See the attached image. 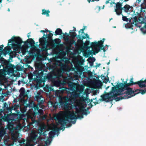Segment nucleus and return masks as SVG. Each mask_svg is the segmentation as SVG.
<instances>
[{
  "mask_svg": "<svg viewBox=\"0 0 146 146\" xmlns=\"http://www.w3.org/2000/svg\"><path fill=\"white\" fill-rule=\"evenodd\" d=\"M90 108H91L93 106L91 103H90Z\"/></svg>",
  "mask_w": 146,
  "mask_h": 146,
  "instance_id": "61",
  "label": "nucleus"
},
{
  "mask_svg": "<svg viewBox=\"0 0 146 146\" xmlns=\"http://www.w3.org/2000/svg\"><path fill=\"white\" fill-rule=\"evenodd\" d=\"M10 115L8 114L6 116H2L1 117V120L4 121H7L8 123L12 120H16V119L14 117L13 119L10 118Z\"/></svg>",
  "mask_w": 146,
  "mask_h": 146,
  "instance_id": "14",
  "label": "nucleus"
},
{
  "mask_svg": "<svg viewBox=\"0 0 146 146\" xmlns=\"http://www.w3.org/2000/svg\"><path fill=\"white\" fill-rule=\"evenodd\" d=\"M54 84L56 86L59 87L62 84L61 81L59 80H56L55 81Z\"/></svg>",
  "mask_w": 146,
  "mask_h": 146,
  "instance_id": "22",
  "label": "nucleus"
},
{
  "mask_svg": "<svg viewBox=\"0 0 146 146\" xmlns=\"http://www.w3.org/2000/svg\"><path fill=\"white\" fill-rule=\"evenodd\" d=\"M53 36V34L50 33V32L47 35V38H48V39L49 41H51L52 40V37Z\"/></svg>",
  "mask_w": 146,
  "mask_h": 146,
  "instance_id": "26",
  "label": "nucleus"
},
{
  "mask_svg": "<svg viewBox=\"0 0 146 146\" xmlns=\"http://www.w3.org/2000/svg\"><path fill=\"white\" fill-rule=\"evenodd\" d=\"M139 90L138 91H139V92H137V93H136V94H139V93H141L142 94H144L146 92V88L144 90L143 89ZM135 92H135V94H136Z\"/></svg>",
  "mask_w": 146,
  "mask_h": 146,
  "instance_id": "27",
  "label": "nucleus"
},
{
  "mask_svg": "<svg viewBox=\"0 0 146 146\" xmlns=\"http://www.w3.org/2000/svg\"><path fill=\"white\" fill-rule=\"evenodd\" d=\"M29 41H28L30 45L32 46H34L35 43L34 41L32 39V38H29Z\"/></svg>",
  "mask_w": 146,
  "mask_h": 146,
  "instance_id": "28",
  "label": "nucleus"
},
{
  "mask_svg": "<svg viewBox=\"0 0 146 146\" xmlns=\"http://www.w3.org/2000/svg\"><path fill=\"white\" fill-rule=\"evenodd\" d=\"M115 11L116 12L117 14L118 15H120L122 13V11H121L120 10H117L115 9Z\"/></svg>",
  "mask_w": 146,
  "mask_h": 146,
  "instance_id": "35",
  "label": "nucleus"
},
{
  "mask_svg": "<svg viewBox=\"0 0 146 146\" xmlns=\"http://www.w3.org/2000/svg\"><path fill=\"white\" fill-rule=\"evenodd\" d=\"M5 133V130L2 129H0V137H3Z\"/></svg>",
  "mask_w": 146,
  "mask_h": 146,
  "instance_id": "33",
  "label": "nucleus"
},
{
  "mask_svg": "<svg viewBox=\"0 0 146 146\" xmlns=\"http://www.w3.org/2000/svg\"><path fill=\"white\" fill-rule=\"evenodd\" d=\"M72 123L74 124L75 123H76V120H74V121H73L72 122Z\"/></svg>",
  "mask_w": 146,
  "mask_h": 146,
  "instance_id": "59",
  "label": "nucleus"
},
{
  "mask_svg": "<svg viewBox=\"0 0 146 146\" xmlns=\"http://www.w3.org/2000/svg\"><path fill=\"white\" fill-rule=\"evenodd\" d=\"M25 139H23L22 140V141H21V144H25Z\"/></svg>",
  "mask_w": 146,
  "mask_h": 146,
  "instance_id": "46",
  "label": "nucleus"
},
{
  "mask_svg": "<svg viewBox=\"0 0 146 146\" xmlns=\"http://www.w3.org/2000/svg\"><path fill=\"white\" fill-rule=\"evenodd\" d=\"M13 110H15L16 113H13L12 115L16 119V120L19 121L22 119V118L25 117L24 114H21L20 112L17 110L20 108L19 105L15 104L14 106H12Z\"/></svg>",
  "mask_w": 146,
  "mask_h": 146,
  "instance_id": "8",
  "label": "nucleus"
},
{
  "mask_svg": "<svg viewBox=\"0 0 146 146\" xmlns=\"http://www.w3.org/2000/svg\"><path fill=\"white\" fill-rule=\"evenodd\" d=\"M60 103L61 106L64 107L67 106L68 104V101L64 98L60 100Z\"/></svg>",
  "mask_w": 146,
  "mask_h": 146,
  "instance_id": "15",
  "label": "nucleus"
},
{
  "mask_svg": "<svg viewBox=\"0 0 146 146\" xmlns=\"http://www.w3.org/2000/svg\"><path fill=\"white\" fill-rule=\"evenodd\" d=\"M137 21V16H135L133 17V20L132 23V24H134L135 22Z\"/></svg>",
  "mask_w": 146,
  "mask_h": 146,
  "instance_id": "36",
  "label": "nucleus"
},
{
  "mask_svg": "<svg viewBox=\"0 0 146 146\" xmlns=\"http://www.w3.org/2000/svg\"><path fill=\"white\" fill-rule=\"evenodd\" d=\"M72 32V31H71V33H70L71 37L73 38H74L75 37H76V36H77L78 35H77L75 32L74 31Z\"/></svg>",
  "mask_w": 146,
  "mask_h": 146,
  "instance_id": "29",
  "label": "nucleus"
},
{
  "mask_svg": "<svg viewBox=\"0 0 146 146\" xmlns=\"http://www.w3.org/2000/svg\"><path fill=\"white\" fill-rule=\"evenodd\" d=\"M7 109L11 113V111L12 110H13V107H7Z\"/></svg>",
  "mask_w": 146,
  "mask_h": 146,
  "instance_id": "42",
  "label": "nucleus"
},
{
  "mask_svg": "<svg viewBox=\"0 0 146 146\" xmlns=\"http://www.w3.org/2000/svg\"><path fill=\"white\" fill-rule=\"evenodd\" d=\"M33 124L32 123H29V124L28 125V126H30L31 125H32Z\"/></svg>",
  "mask_w": 146,
  "mask_h": 146,
  "instance_id": "55",
  "label": "nucleus"
},
{
  "mask_svg": "<svg viewBox=\"0 0 146 146\" xmlns=\"http://www.w3.org/2000/svg\"><path fill=\"white\" fill-rule=\"evenodd\" d=\"M20 92H25V89L24 88L22 87L21 88L20 90Z\"/></svg>",
  "mask_w": 146,
  "mask_h": 146,
  "instance_id": "44",
  "label": "nucleus"
},
{
  "mask_svg": "<svg viewBox=\"0 0 146 146\" xmlns=\"http://www.w3.org/2000/svg\"><path fill=\"white\" fill-rule=\"evenodd\" d=\"M44 31H45V32H48L49 33L52 32V31H51L49 30H48L45 29Z\"/></svg>",
  "mask_w": 146,
  "mask_h": 146,
  "instance_id": "52",
  "label": "nucleus"
},
{
  "mask_svg": "<svg viewBox=\"0 0 146 146\" xmlns=\"http://www.w3.org/2000/svg\"><path fill=\"white\" fill-rule=\"evenodd\" d=\"M81 93H80V92L78 91H73V92H71V93L69 94H71V96L72 98H76L78 97L80 94Z\"/></svg>",
  "mask_w": 146,
  "mask_h": 146,
  "instance_id": "16",
  "label": "nucleus"
},
{
  "mask_svg": "<svg viewBox=\"0 0 146 146\" xmlns=\"http://www.w3.org/2000/svg\"><path fill=\"white\" fill-rule=\"evenodd\" d=\"M20 95L23 97H25L26 95L25 92H20Z\"/></svg>",
  "mask_w": 146,
  "mask_h": 146,
  "instance_id": "41",
  "label": "nucleus"
},
{
  "mask_svg": "<svg viewBox=\"0 0 146 146\" xmlns=\"http://www.w3.org/2000/svg\"><path fill=\"white\" fill-rule=\"evenodd\" d=\"M85 35V36H81L80 34H79L76 36L77 38H79V39H78L77 40V42L78 44H83V40L86 38H89V36L87 34H86Z\"/></svg>",
  "mask_w": 146,
  "mask_h": 146,
  "instance_id": "12",
  "label": "nucleus"
},
{
  "mask_svg": "<svg viewBox=\"0 0 146 146\" xmlns=\"http://www.w3.org/2000/svg\"><path fill=\"white\" fill-rule=\"evenodd\" d=\"M44 36H45L46 37V36H47V35H46L44 33L43 36H44Z\"/></svg>",
  "mask_w": 146,
  "mask_h": 146,
  "instance_id": "60",
  "label": "nucleus"
},
{
  "mask_svg": "<svg viewBox=\"0 0 146 146\" xmlns=\"http://www.w3.org/2000/svg\"><path fill=\"white\" fill-rule=\"evenodd\" d=\"M123 8H124V11L125 12H127L131 8L130 6L128 5H126Z\"/></svg>",
  "mask_w": 146,
  "mask_h": 146,
  "instance_id": "23",
  "label": "nucleus"
},
{
  "mask_svg": "<svg viewBox=\"0 0 146 146\" xmlns=\"http://www.w3.org/2000/svg\"><path fill=\"white\" fill-rule=\"evenodd\" d=\"M1 46L3 48V47H4V45H3V44H2L1 46Z\"/></svg>",
  "mask_w": 146,
  "mask_h": 146,
  "instance_id": "64",
  "label": "nucleus"
},
{
  "mask_svg": "<svg viewBox=\"0 0 146 146\" xmlns=\"http://www.w3.org/2000/svg\"><path fill=\"white\" fill-rule=\"evenodd\" d=\"M100 7L98 6H97L95 9V10H96V12L97 13H98L100 11Z\"/></svg>",
  "mask_w": 146,
  "mask_h": 146,
  "instance_id": "37",
  "label": "nucleus"
},
{
  "mask_svg": "<svg viewBox=\"0 0 146 146\" xmlns=\"http://www.w3.org/2000/svg\"><path fill=\"white\" fill-rule=\"evenodd\" d=\"M142 78L140 80L137 82H134L133 81V78H131L129 83H127L126 82H124V79H121L123 83H120L117 84L115 86L112 88L111 90L109 93L106 94L101 96V99H100L98 101L94 102V105L100 103L102 101H104L108 102L114 99L116 101L120 100L128 99L135 96L136 95L135 92H136L139 90L137 89L135 91L133 90L132 88L129 87V86L135 84H138L141 88L146 87V79L143 80Z\"/></svg>",
  "mask_w": 146,
  "mask_h": 146,
  "instance_id": "1",
  "label": "nucleus"
},
{
  "mask_svg": "<svg viewBox=\"0 0 146 146\" xmlns=\"http://www.w3.org/2000/svg\"><path fill=\"white\" fill-rule=\"evenodd\" d=\"M35 100L37 102L39 105L43 104L44 102V98L39 92H38L35 96Z\"/></svg>",
  "mask_w": 146,
  "mask_h": 146,
  "instance_id": "10",
  "label": "nucleus"
},
{
  "mask_svg": "<svg viewBox=\"0 0 146 146\" xmlns=\"http://www.w3.org/2000/svg\"><path fill=\"white\" fill-rule=\"evenodd\" d=\"M122 4L121 3L118 2L117 3L116 5V9L117 10H120L121 11H122L123 9V8L122 7Z\"/></svg>",
  "mask_w": 146,
  "mask_h": 146,
  "instance_id": "18",
  "label": "nucleus"
},
{
  "mask_svg": "<svg viewBox=\"0 0 146 146\" xmlns=\"http://www.w3.org/2000/svg\"><path fill=\"white\" fill-rule=\"evenodd\" d=\"M109 1L108 0V1H106V4H107L109 3Z\"/></svg>",
  "mask_w": 146,
  "mask_h": 146,
  "instance_id": "58",
  "label": "nucleus"
},
{
  "mask_svg": "<svg viewBox=\"0 0 146 146\" xmlns=\"http://www.w3.org/2000/svg\"><path fill=\"white\" fill-rule=\"evenodd\" d=\"M105 38H103L102 40L98 41V42H92L91 43L90 46H88L89 44L90 41L89 40H86L85 43L83 42L84 47L87 48H92L93 49L94 54L98 53L99 52L100 49L103 50L104 52L106 50L103 44Z\"/></svg>",
  "mask_w": 146,
  "mask_h": 146,
  "instance_id": "4",
  "label": "nucleus"
},
{
  "mask_svg": "<svg viewBox=\"0 0 146 146\" xmlns=\"http://www.w3.org/2000/svg\"><path fill=\"white\" fill-rule=\"evenodd\" d=\"M73 28H74L73 30H70V33H71V31H74V32H75V31H76V28L75 27H73Z\"/></svg>",
  "mask_w": 146,
  "mask_h": 146,
  "instance_id": "49",
  "label": "nucleus"
},
{
  "mask_svg": "<svg viewBox=\"0 0 146 146\" xmlns=\"http://www.w3.org/2000/svg\"><path fill=\"white\" fill-rule=\"evenodd\" d=\"M76 113L77 115V116L76 113L74 112L69 114L68 117H61L58 115H57L55 116L56 121H57L56 124L57 125H61V126L59 127V129L64 131L65 128V126L67 127H69L71 126V124L70 122L68 125H67V122H69L68 119L72 120L76 119L78 118L81 119L83 118V115L87 114V112H88V110L84 109L83 108H76Z\"/></svg>",
  "mask_w": 146,
  "mask_h": 146,
  "instance_id": "2",
  "label": "nucleus"
},
{
  "mask_svg": "<svg viewBox=\"0 0 146 146\" xmlns=\"http://www.w3.org/2000/svg\"><path fill=\"white\" fill-rule=\"evenodd\" d=\"M101 65V64L100 63L97 64L96 65V67L97 68L99 67Z\"/></svg>",
  "mask_w": 146,
  "mask_h": 146,
  "instance_id": "51",
  "label": "nucleus"
},
{
  "mask_svg": "<svg viewBox=\"0 0 146 146\" xmlns=\"http://www.w3.org/2000/svg\"><path fill=\"white\" fill-rule=\"evenodd\" d=\"M20 109L21 111V113H23L22 114H24V113L26 112V110L25 108H22L20 107Z\"/></svg>",
  "mask_w": 146,
  "mask_h": 146,
  "instance_id": "38",
  "label": "nucleus"
},
{
  "mask_svg": "<svg viewBox=\"0 0 146 146\" xmlns=\"http://www.w3.org/2000/svg\"><path fill=\"white\" fill-rule=\"evenodd\" d=\"M63 34V38L65 39L66 40L68 41L69 40L68 36H69L68 34L66 33H65L64 34Z\"/></svg>",
  "mask_w": 146,
  "mask_h": 146,
  "instance_id": "30",
  "label": "nucleus"
},
{
  "mask_svg": "<svg viewBox=\"0 0 146 146\" xmlns=\"http://www.w3.org/2000/svg\"><path fill=\"white\" fill-rule=\"evenodd\" d=\"M81 101L82 102H85L87 100L86 98L85 97H82L81 99Z\"/></svg>",
  "mask_w": 146,
  "mask_h": 146,
  "instance_id": "43",
  "label": "nucleus"
},
{
  "mask_svg": "<svg viewBox=\"0 0 146 146\" xmlns=\"http://www.w3.org/2000/svg\"><path fill=\"white\" fill-rule=\"evenodd\" d=\"M69 88L63 86L60 88V91L61 93H66L69 94L71 93L70 90L72 91H78L82 93V90L78 87V84L75 83L70 82L68 83Z\"/></svg>",
  "mask_w": 146,
  "mask_h": 146,
  "instance_id": "5",
  "label": "nucleus"
},
{
  "mask_svg": "<svg viewBox=\"0 0 146 146\" xmlns=\"http://www.w3.org/2000/svg\"><path fill=\"white\" fill-rule=\"evenodd\" d=\"M128 79H126V81H125V82H126V83H127V81H128Z\"/></svg>",
  "mask_w": 146,
  "mask_h": 146,
  "instance_id": "63",
  "label": "nucleus"
},
{
  "mask_svg": "<svg viewBox=\"0 0 146 146\" xmlns=\"http://www.w3.org/2000/svg\"><path fill=\"white\" fill-rule=\"evenodd\" d=\"M42 14L43 15H46L47 17H49V13L50 12V11L49 10L46 11L45 9H43L42 10Z\"/></svg>",
  "mask_w": 146,
  "mask_h": 146,
  "instance_id": "21",
  "label": "nucleus"
},
{
  "mask_svg": "<svg viewBox=\"0 0 146 146\" xmlns=\"http://www.w3.org/2000/svg\"><path fill=\"white\" fill-rule=\"evenodd\" d=\"M95 0L96 1H99V0ZM91 1V0H88V1L89 2V3H90Z\"/></svg>",
  "mask_w": 146,
  "mask_h": 146,
  "instance_id": "54",
  "label": "nucleus"
},
{
  "mask_svg": "<svg viewBox=\"0 0 146 146\" xmlns=\"http://www.w3.org/2000/svg\"><path fill=\"white\" fill-rule=\"evenodd\" d=\"M13 121L12 120L8 123L7 126V129L11 132H13L15 129V128L14 126L15 124L13 122Z\"/></svg>",
  "mask_w": 146,
  "mask_h": 146,
  "instance_id": "13",
  "label": "nucleus"
},
{
  "mask_svg": "<svg viewBox=\"0 0 146 146\" xmlns=\"http://www.w3.org/2000/svg\"><path fill=\"white\" fill-rule=\"evenodd\" d=\"M92 60H93L94 62L96 60L93 57H92Z\"/></svg>",
  "mask_w": 146,
  "mask_h": 146,
  "instance_id": "57",
  "label": "nucleus"
},
{
  "mask_svg": "<svg viewBox=\"0 0 146 146\" xmlns=\"http://www.w3.org/2000/svg\"><path fill=\"white\" fill-rule=\"evenodd\" d=\"M55 34L54 35L56 36L57 35H61L63 34L62 30L60 28L57 29L55 31Z\"/></svg>",
  "mask_w": 146,
  "mask_h": 146,
  "instance_id": "20",
  "label": "nucleus"
},
{
  "mask_svg": "<svg viewBox=\"0 0 146 146\" xmlns=\"http://www.w3.org/2000/svg\"><path fill=\"white\" fill-rule=\"evenodd\" d=\"M41 68H38L37 70H36L33 72L34 80V81L36 82L37 85L40 86L42 82L44 84L46 80L48 81H54L56 78L58 77L57 74L52 73L48 74L42 78L43 72L41 70Z\"/></svg>",
  "mask_w": 146,
  "mask_h": 146,
  "instance_id": "3",
  "label": "nucleus"
},
{
  "mask_svg": "<svg viewBox=\"0 0 146 146\" xmlns=\"http://www.w3.org/2000/svg\"><path fill=\"white\" fill-rule=\"evenodd\" d=\"M109 80V78H107L105 79V80L106 81V82H108V81Z\"/></svg>",
  "mask_w": 146,
  "mask_h": 146,
  "instance_id": "53",
  "label": "nucleus"
},
{
  "mask_svg": "<svg viewBox=\"0 0 146 146\" xmlns=\"http://www.w3.org/2000/svg\"><path fill=\"white\" fill-rule=\"evenodd\" d=\"M23 42V41L19 37L13 36L9 40L7 45L8 46L11 45L13 49L16 51L21 47Z\"/></svg>",
  "mask_w": 146,
  "mask_h": 146,
  "instance_id": "6",
  "label": "nucleus"
},
{
  "mask_svg": "<svg viewBox=\"0 0 146 146\" xmlns=\"http://www.w3.org/2000/svg\"><path fill=\"white\" fill-rule=\"evenodd\" d=\"M133 24H132V23L131 24L129 23H127L125 25V27L126 29H133Z\"/></svg>",
  "mask_w": 146,
  "mask_h": 146,
  "instance_id": "25",
  "label": "nucleus"
},
{
  "mask_svg": "<svg viewBox=\"0 0 146 146\" xmlns=\"http://www.w3.org/2000/svg\"><path fill=\"white\" fill-rule=\"evenodd\" d=\"M56 65L60 67V70L63 71H64L67 68V65L63 63L61 61L58 60L55 63Z\"/></svg>",
  "mask_w": 146,
  "mask_h": 146,
  "instance_id": "11",
  "label": "nucleus"
},
{
  "mask_svg": "<svg viewBox=\"0 0 146 146\" xmlns=\"http://www.w3.org/2000/svg\"><path fill=\"white\" fill-rule=\"evenodd\" d=\"M3 48L1 46H0V52H2L3 53Z\"/></svg>",
  "mask_w": 146,
  "mask_h": 146,
  "instance_id": "50",
  "label": "nucleus"
},
{
  "mask_svg": "<svg viewBox=\"0 0 146 146\" xmlns=\"http://www.w3.org/2000/svg\"><path fill=\"white\" fill-rule=\"evenodd\" d=\"M23 42L24 43V44L25 46H27L29 44L28 41V40L26 41L25 42L23 41Z\"/></svg>",
  "mask_w": 146,
  "mask_h": 146,
  "instance_id": "45",
  "label": "nucleus"
},
{
  "mask_svg": "<svg viewBox=\"0 0 146 146\" xmlns=\"http://www.w3.org/2000/svg\"><path fill=\"white\" fill-rule=\"evenodd\" d=\"M58 129H57V130H54L50 131L49 133V136L50 137L52 138V137L55 134V131H58Z\"/></svg>",
  "mask_w": 146,
  "mask_h": 146,
  "instance_id": "24",
  "label": "nucleus"
},
{
  "mask_svg": "<svg viewBox=\"0 0 146 146\" xmlns=\"http://www.w3.org/2000/svg\"><path fill=\"white\" fill-rule=\"evenodd\" d=\"M47 36L45 37L44 36L42 37V38H40L39 39V42L41 44H43L45 42H47L46 38Z\"/></svg>",
  "mask_w": 146,
  "mask_h": 146,
  "instance_id": "17",
  "label": "nucleus"
},
{
  "mask_svg": "<svg viewBox=\"0 0 146 146\" xmlns=\"http://www.w3.org/2000/svg\"><path fill=\"white\" fill-rule=\"evenodd\" d=\"M122 15V20L124 21H128L127 18L126 17L124 16L123 15Z\"/></svg>",
  "mask_w": 146,
  "mask_h": 146,
  "instance_id": "39",
  "label": "nucleus"
},
{
  "mask_svg": "<svg viewBox=\"0 0 146 146\" xmlns=\"http://www.w3.org/2000/svg\"><path fill=\"white\" fill-rule=\"evenodd\" d=\"M40 32L41 33H44L45 32V31H44V30H42L40 31Z\"/></svg>",
  "mask_w": 146,
  "mask_h": 146,
  "instance_id": "56",
  "label": "nucleus"
},
{
  "mask_svg": "<svg viewBox=\"0 0 146 146\" xmlns=\"http://www.w3.org/2000/svg\"><path fill=\"white\" fill-rule=\"evenodd\" d=\"M132 19V18H131V19H129V22H131V20Z\"/></svg>",
  "mask_w": 146,
  "mask_h": 146,
  "instance_id": "62",
  "label": "nucleus"
},
{
  "mask_svg": "<svg viewBox=\"0 0 146 146\" xmlns=\"http://www.w3.org/2000/svg\"><path fill=\"white\" fill-rule=\"evenodd\" d=\"M11 48L12 47L10 46H7L5 47L3 51V54L5 55L8 54L10 56H12V57H13V55H14V52L11 50Z\"/></svg>",
  "mask_w": 146,
  "mask_h": 146,
  "instance_id": "9",
  "label": "nucleus"
},
{
  "mask_svg": "<svg viewBox=\"0 0 146 146\" xmlns=\"http://www.w3.org/2000/svg\"><path fill=\"white\" fill-rule=\"evenodd\" d=\"M3 105H4V107H5L6 108H7V107H8V105L7 104V103L5 102V103H4V104H3Z\"/></svg>",
  "mask_w": 146,
  "mask_h": 146,
  "instance_id": "48",
  "label": "nucleus"
},
{
  "mask_svg": "<svg viewBox=\"0 0 146 146\" xmlns=\"http://www.w3.org/2000/svg\"><path fill=\"white\" fill-rule=\"evenodd\" d=\"M86 26H84L83 28L82 29H80L79 31V34H80L81 36L83 34H84V35L85 34L84 32V30L85 29V27H86Z\"/></svg>",
  "mask_w": 146,
  "mask_h": 146,
  "instance_id": "32",
  "label": "nucleus"
},
{
  "mask_svg": "<svg viewBox=\"0 0 146 146\" xmlns=\"http://www.w3.org/2000/svg\"><path fill=\"white\" fill-rule=\"evenodd\" d=\"M61 60L64 61L65 63L68 64L69 62V60L68 58L66 57H63L61 58Z\"/></svg>",
  "mask_w": 146,
  "mask_h": 146,
  "instance_id": "31",
  "label": "nucleus"
},
{
  "mask_svg": "<svg viewBox=\"0 0 146 146\" xmlns=\"http://www.w3.org/2000/svg\"><path fill=\"white\" fill-rule=\"evenodd\" d=\"M54 44L56 46H57L58 45L61 46L62 44H60L61 40L59 38H56L54 40Z\"/></svg>",
  "mask_w": 146,
  "mask_h": 146,
  "instance_id": "19",
  "label": "nucleus"
},
{
  "mask_svg": "<svg viewBox=\"0 0 146 146\" xmlns=\"http://www.w3.org/2000/svg\"><path fill=\"white\" fill-rule=\"evenodd\" d=\"M3 69H0V75L5 76L6 73H9L10 71L13 69L14 66L12 64L7 60H4L3 64L2 65Z\"/></svg>",
  "mask_w": 146,
  "mask_h": 146,
  "instance_id": "7",
  "label": "nucleus"
},
{
  "mask_svg": "<svg viewBox=\"0 0 146 146\" xmlns=\"http://www.w3.org/2000/svg\"><path fill=\"white\" fill-rule=\"evenodd\" d=\"M70 43L71 44H73L74 43L75 44V46H76L77 45L76 43L75 42V40H71Z\"/></svg>",
  "mask_w": 146,
  "mask_h": 146,
  "instance_id": "40",
  "label": "nucleus"
},
{
  "mask_svg": "<svg viewBox=\"0 0 146 146\" xmlns=\"http://www.w3.org/2000/svg\"><path fill=\"white\" fill-rule=\"evenodd\" d=\"M25 146H33V145L31 144L29 140H27L26 141V144H25Z\"/></svg>",
  "mask_w": 146,
  "mask_h": 146,
  "instance_id": "34",
  "label": "nucleus"
},
{
  "mask_svg": "<svg viewBox=\"0 0 146 146\" xmlns=\"http://www.w3.org/2000/svg\"><path fill=\"white\" fill-rule=\"evenodd\" d=\"M38 112L40 114H42L43 113V111L42 109H40L38 110Z\"/></svg>",
  "mask_w": 146,
  "mask_h": 146,
  "instance_id": "47",
  "label": "nucleus"
}]
</instances>
